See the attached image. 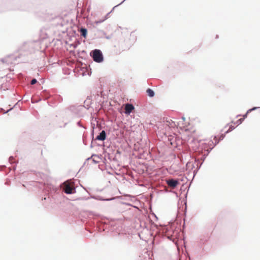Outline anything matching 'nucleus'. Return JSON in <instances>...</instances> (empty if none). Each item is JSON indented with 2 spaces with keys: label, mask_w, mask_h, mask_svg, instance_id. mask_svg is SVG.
<instances>
[{
  "label": "nucleus",
  "mask_w": 260,
  "mask_h": 260,
  "mask_svg": "<svg viewBox=\"0 0 260 260\" xmlns=\"http://www.w3.org/2000/svg\"><path fill=\"white\" fill-rule=\"evenodd\" d=\"M88 216L89 219L87 221L86 228L90 233L98 231L99 232H111L120 234L122 228L119 226L109 224L107 220L95 215L92 211H88Z\"/></svg>",
  "instance_id": "nucleus-1"
},
{
  "label": "nucleus",
  "mask_w": 260,
  "mask_h": 260,
  "mask_svg": "<svg viewBox=\"0 0 260 260\" xmlns=\"http://www.w3.org/2000/svg\"><path fill=\"white\" fill-rule=\"evenodd\" d=\"M190 143L196 145L195 147L197 149V151L198 153V157L195 159L196 169L194 171L193 173H194L195 171L197 172L200 170L206 157L213 149V147H209L208 143L203 142L202 140H198L194 137L190 139Z\"/></svg>",
  "instance_id": "nucleus-2"
},
{
  "label": "nucleus",
  "mask_w": 260,
  "mask_h": 260,
  "mask_svg": "<svg viewBox=\"0 0 260 260\" xmlns=\"http://www.w3.org/2000/svg\"><path fill=\"white\" fill-rule=\"evenodd\" d=\"M85 107L82 105H71L66 108L65 112L67 113L70 112L75 117H81L82 116V111Z\"/></svg>",
  "instance_id": "nucleus-3"
},
{
  "label": "nucleus",
  "mask_w": 260,
  "mask_h": 260,
  "mask_svg": "<svg viewBox=\"0 0 260 260\" xmlns=\"http://www.w3.org/2000/svg\"><path fill=\"white\" fill-rule=\"evenodd\" d=\"M21 57V55H10L2 59L1 61L8 65H15L23 61Z\"/></svg>",
  "instance_id": "nucleus-4"
},
{
  "label": "nucleus",
  "mask_w": 260,
  "mask_h": 260,
  "mask_svg": "<svg viewBox=\"0 0 260 260\" xmlns=\"http://www.w3.org/2000/svg\"><path fill=\"white\" fill-rule=\"evenodd\" d=\"M90 56L94 61L102 63L104 60V56L102 51L99 49H94L90 52Z\"/></svg>",
  "instance_id": "nucleus-5"
},
{
  "label": "nucleus",
  "mask_w": 260,
  "mask_h": 260,
  "mask_svg": "<svg viewBox=\"0 0 260 260\" xmlns=\"http://www.w3.org/2000/svg\"><path fill=\"white\" fill-rule=\"evenodd\" d=\"M145 260H152L150 259L149 255L145 258ZM177 260H192L189 255L188 253L186 251V247H182L181 250L178 247V255Z\"/></svg>",
  "instance_id": "nucleus-6"
},
{
  "label": "nucleus",
  "mask_w": 260,
  "mask_h": 260,
  "mask_svg": "<svg viewBox=\"0 0 260 260\" xmlns=\"http://www.w3.org/2000/svg\"><path fill=\"white\" fill-rule=\"evenodd\" d=\"M166 231L167 233L163 235L164 238L175 243L176 240L178 238V232L173 230H170L169 228H166Z\"/></svg>",
  "instance_id": "nucleus-7"
},
{
  "label": "nucleus",
  "mask_w": 260,
  "mask_h": 260,
  "mask_svg": "<svg viewBox=\"0 0 260 260\" xmlns=\"http://www.w3.org/2000/svg\"><path fill=\"white\" fill-rule=\"evenodd\" d=\"M225 134L221 133L218 135H215L212 136L213 140H211L209 142V147H215L221 141H222L225 137Z\"/></svg>",
  "instance_id": "nucleus-8"
},
{
  "label": "nucleus",
  "mask_w": 260,
  "mask_h": 260,
  "mask_svg": "<svg viewBox=\"0 0 260 260\" xmlns=\"http://www.w3.org/2000/svg\"><path fill=\"white\" fill-rule=\"evenodd\" d=\"M48 31H49L48 29L45 28H41L39 33L38 39L36 40L34 39V43L41 42L48 38Z\"/></svg>",
  "instance_id": "nucleus-9"
},
{
  "label": "nucleus",
  "mask_w": 260,
  "mask_h": 260,
  "mask_svg": "<svg viewBox=\"0 0 260 260\" xmlns=\"http://www.w3.org/2000/svg\"><path fill=\"white\" fill-rule=\"evenodd\" d=\"M89 199H93L95 200H97V201H112L114 199V198H105L101 196H99V195H90V197H88V198H80L79 199V200L80 199H82V200H87Z\"/></svg>",
  "instance_id": "nucleus-10"
},
{
  "label": "nucleus",
  "mask_w": 260,
  "mask_h": 260,
  "mask_svg": "<svg viewBox=\"0 0 260 260\" xmlns=\"http://www.w3.org/2000/svg\"><path fill=\"white\" fill-rule=\"evenodd\" d=\"M63 191L67 194H73L76 192V188L69 184L65 186Z\"/></svg>",
  "instance_id": "nucleus-11"
},
{
  "label": "nucleus",
  "mask_w": 260,
  "mask_h": 260,
  "mask_svg": "<svg viewBox=\"0 0 260 260\" xmlns=\"http://www.w3.org/2000/svg\"><path fill=\"white\" fill-rule=\"evenodd\" d=\"M180 181L176 179H171L166 181L169 186L172 187H176L179 184Z\"/></svg>",
  "instance_id": "nucleus-12"
},
{
  "label": "nucleus",
  "mask_w": 260,
  "mask_h": 260,
  "mask_svg": "<svg viewBox=\"0 0 260 260\" xmlns=\"http://www.w3.org/2000/svg\"><path fill=\"white\" fill-rule=\"evenodd\" d=\"M208 239L209 238L207 237L203 236L200 238L199 241L198 242L199 246L201 248H202L203 250H205L203 246L208 242Z\"/></svg>",
  "instance_id": "nucleus-13"
},
{
  "label": "nucleus",
  "mask_w": 260,
  "mask_h": 260,
  "mask_svg": "<svg viewBox=\"0 0 260 260\" xmlns=\"http://www.w3.org/2000/svg\"><path fill=\"white\" fill-rule=\"evenodd\" d=\"M107 137L106 133L105 130H102L99 134L96 137L95 140L103 141L106 140Z\"/></svg>",
  "instance_id": "nucleus-14"
},
{
  "label": "nucleus",
  "mask_w": 260,
  "mask_h": 260,
  "mask_svg": "<svg viewBox=\"0 0 260 260\" xmlns=\"http://www.w3.org/2000/svg\"><path fill=\"white\" fill-rule=\"evenodd\" d=\"M134 109L135 107L133 105L130 104H127L125 106L124 113L126 115H129Z\"/></svg>",
  "instance_id": "nucleus-15"
},
{
  "label": "nucleus",
  "mask_w": 260,
  "mask_h": 260,
  "mask_svg": "<svg viewBox=\"0 0 260 260\" xmlns=\"http://www.w3.org/2000/svg\"><path fill=\"white\" fill-rule=\"evenodd\" d=\"M34 173V183L35 182H37V180H38L39 178H42L43 176H44V174L40 172H37L35 170L33 171Z\"/></svg>",
  "instance_id": "nucleus-16"
},
{
  "label": "nucleus",
  "mask_w": 260,
  "mask_h": 260,
  "mask_svg": "<svg viewBox=\"0 0 260 260\" xmlns=\"http://www.w3.org/2000/svg\"><path fill=\"white\" fill-rule=\"evenodd\" d=\"M22 186L28 190H31L32 186V181H24Z\"/></svg>",
  "instance_id": "nucleus-17"
},
{
  "label": "nucleus",
  "mask_w": 260,
  "mask_h": 260,
  "mask_svg": "<svg viewBox=\"0 0 260 260\" xmlns=\"http://www.w3.org/2000/svg\"><path fill=\"white\" fill-rule=\"evenodd\" d=\"M146 93L150 98H153L155 96V92L151 88H148L146 90Z\"/></svg>",
  "instance_id": "nucleus-18"
},
{
  "label": "nucleus",
  "mask_w": 260,
  "mask_h": 260,
  "mask_svg": "<svg viewBox=\"0 0 260 260\" xmlns=\"http://www.w3.org/2000/svg\"><path fill=\"white\" fill-rule=\"evenodd\" d=\"M81 35L84 38H86L88 33L87 29L85 27H82L80 29Z\"/></svg>",
  "instance_id": "nucleus-19"
},
{
  "label": "nucleus",
  "mask_w": 260,
  "mask_h": 260,
  "mask_svg": "<svg viewBox=\"0 0 260 260\" xmlns=\"http://www.w3.org/2000/svg\"><path fill=\"white\" fill-rule=\"evenodd\" d=\"M14 159V158L13 156H11L9 157V161L10 163L12 165L11 169L15 170L16 168V164H14L15 163V162L13 161Z\"/></svg>",
  "instance_id": "nucleus-20"
},
{
  "label": "nucleus",
  "mask_w": 260,
  "mask_h": 260,
  "mask_svg": "<svg viewBox=\"0 0 260 260\" xmlns=\"http://www.w3.org/2000/svg\"><path fill=\"white\" fill-rule=\"evenodd\" d=\"M95 124L91 123V129L90 132V136L92 139H94V128H95Z\"/></svg>",
  "instance_id": "nucleus-21"
},
{
  "label": "nucleus",
  "mask_w": 260,
  "mask_h": 260,
  "mask_svg": "<svg viewBox=\"0 0 260 260\" xmlns=\"http://www.w3.org/2000/svg\"><path fill=\"white\" fill-rule=\"evenodd\" d=\"M98 156V154H92V155L91 156V157L87 158L86 159V160H89L91 159V160H92V162H93V164H98V163H99V161H98V160H95L94 159L92 158V157L93 156Z\"/></svg>",
  "instance_id": "nucleus-22"
},
{
  "label": "nucleus",
  "mask_w": 260,
  "mask_h": 260,
  "mask_svg": "<svg viewBox=\"0 0 260 260\" xmlns=\"http://www.w3.org/2000/svg\"><path fill=\"white\" fill-rule=\"evenodd\" d=\"M107 157L110 160L117 161L116 156L115 155L114 156V157H112V156H111L110 154L108 153L107 154Z\"/></svg>",
  "instance_id": "nucleus-23"
},
{
  "label": "nucleus",
  "mask_w": 260,
  "mask_h": 260,
  "mask_svg": "<svg viewBox=\"0 0 260 260\" xmlns=\"http://www.w3.org/2000/svg\"><path fill=\"white\" fill-rule=\"evenodd\" d=\"M96 140L95 139H92V141H91V144H90V147L91 148H93V147H94L95 145H97V143H96Z\"/></svg>",
  "instance_id": "nucleus-24"
},
{
  "label": "nucleus",
  "mask_w": 260,
  "mask_h": 260,
  "mask_svg": "<svg viewBox=\"0 0 260 260\" xmlns=\"http://www.w3.org/2000/svg\"><path fill=\"white\" fill-rule=\"evenodd\" d=\"M243 120H244L243 119L240 118V119H238L236 122H234V121H232V123H234L235 124H237V125H240L243 122Z\"/></svg>",
  "instance_id": "nucleus-25"
},
{
  "label": "nucleus",
  "mask_w": 260,
  "mask_h": 260,
  "mask_svg": "<svg viewBox=\"0 0 260 260\" xmlns=\"http://www.w3.org/2000/svg\"><path fill=\"white\" fill-rule=\"evenodd\" d=\"M38 86V81L36 78H34V95L35 94V88Z\"/></svg>",
  "instance_id": "nucleus-26"
},
{
  "label": "nucleus",
  "mask_w": 260,
  "mask_h": 260,
  "mask_svg": "<svg viewBox=\"0 0 260 260\" xmlns=\"http://www.w3.org/2000/svg\"><path fill=\"white\" fill-rule=\"evenodd\" d=\"M55 98L59 103L62 101V98L60 95H56Z\"/></svg>",
  "instance_id": "nucleus-27"
},
{
  "label": "nucleus",
  "mask_w": 260,
  "mask_h": 260,
  "mask_svg": "<svg viewBox=\"0 0 260 260\" xmlns=\"http://www.w3.org/2000/svg\"><path fill=\"white\" fill-rule=\"evenodd\" d=\"M256 110H257V107H253L251 108L248 109L247 111V113H250L251 112L255 111Z\"/></svg>",
  "instance_id": "nucleus-28"
},
{
  "label": "nucleus",
  "mask_w": 260,
  "mask_h": 260,
  "mask_svg": "<svg viewBox=\"0 0 260 260\" xmlns=\"http://www.w3.org/2000/svg\"><path fill=\"white\" fill-rule=\"evenodd\" d=\"M117 6H117V5H116V6H115V7H114L113 8V9H112V10H111L110 12L108 13H107V14L105 16V17L106 18V19H107L109 18V14H110V13H111V12L113 11V10H114V9L116 7H117Z\"/></svg>",
  "instance_id": "nucleus-29"
},
{
  "label": "nucleus",
  "mask_w": 260,
  "mask_h": 260,
  "mask_svg": "<svg viewBox=\"0 0 260 260\" xmlns=\"http://www.w3.org/2000/svg\"><path fill=\"white\" fill-rule=\"evenodd\" d=\"M1 89L4 90H6V89H9V88L7 86L6 84H2L1 86Z\"/></svg>",
  "instance_id": "nucleus-30"
},
{
  "label": "nucleus",
  "mask_w": 260,
  "mask_h": 260,
  "mask_svg": "<svg viewBox=\"0 0 260 260\" xmlns=\"http://www.w3.org/2000/svg\"><path fill=\"white\" fill-rule=\"evenodd\" d=\"M77 125L80 127H82V128H85V127L83 126V125L81 123V121H78L77 122Z\"/></svg>",
  "instance_id": "nucleus-31"
},
{
  "label": "nucleus",
  "mask_w": 260,
  "mask_h": 260,
  "mask_svg": "<svg viewBox=\"0 0 260 260\" xmlns=\"http://www.w3.org/2000/svg\"><path fill=\"white\" fill-rule=\"evenodd\" d=\"M248 114H249V113H247V111L246 112L242 115V116H243L242 119H243V120L246 119L247 117Z\"/></svg>",
  "instance_id": "nucleus-32"
},
{
  "label": "nucleus",
  "mask_w": 260,
  "mask_h": 260,
  "mask_svg": "<svg viewBox=\"0 0 260 260\" xmlns=\"http://www.w3.org/2000/svg\"><path fill=\"white\" fill-rule=\"evenodd\" d=\"M94 23L96 24V25H98L99 24H101L102 23H103V21H102L101 19H99L98 20H96L94 22Z\"/></svg>",
  "instance_id": "nucleus-33"
},
{
  "label": "nucleus",
  "mask_w": 260,
  "mask_h": 260,
  "mask_svg": "<svg viewBox=\"0 0 260 260\" xmlns=\"http://www.w3.org/2000/svg\"><path fill=\"white\" fill-rule=\"evenodd\" d=\"M236 128V126H233V125H230L229 126V129H231V131H233Z\"/></svg>",
  "instance_id": "nucleus-34"
},
{
  "label": "nucleus",
  "mask_w": 260,
  "mask_h": 260,
  "mask_svg": "<svg viewBox=\"0 0 260 260\" xmlns=\"http://www.w3.org/2000/svg\"><path fill=\"white\" fill-rule=\"evenodd\" d=\"M46 92L47 93V94L45 95L46 98H51L52 94L50 93H48L47 92Z\"/></svg>",
  "instance_id": "nucleus-35"
},
{
  "label": "nucleus",
  "mask_w": 260,
  "mask_h": 260,
  "mask_svg": "<svg viewBox=\"0 0 260 260\" xmlns=\"http://www.w3.org/2000/svg\"><path fill=\"white\" fill-rule=\"evenodd\" d=\"M232 131H231L230 129H228L227 131H226L223 134H225V135L228 133H229L230 132H231Z\"/></svg>",
  "instance_id": "nucleus-36"
},
{
  "label": "nucleus",
  "mask_w": 260,
  "mask_h": 260,
  "mask_svg": "<svg viewBox=\"0 0 260 260\" xmlns=\"http://www.w3.org/2000/svg\"><path fill=\"white\" fill-rule=\"evenodd\" d=\"M41 99H39V100H35L34 98V101H33V103H38L40 101H41Z\"/></svg>",
  "instance_id": "nucleus-37"
},
{
  "label": "nucleus",
  "mask_w": 260,
  "mask_h": 260,
  "mask_svg": "<svg viewBox=\"0 0 260 260\" xmlns=\"http://www.w3.org/2000/svg\"><path fill=\"white\" fill-rule=\"evenodd\" d=\"M37 113V111H36L34 109V113H33V114H34V116H36V114Z\"/></svg>",
  "instance_id": "nucleus-38"
},
{
  "label": "nucleus",
  "mask_w": 260,
  "mask_h": 260,
  "mask_svg": "<svg viewBox=\"0 0 260 260\" xmlns=\"http://www.w3.org/2000/svg\"><path fill=\"white\" fill-rule=\"evenodd\" d=\"M83 143H84V145H87V142L85 141V138L84 137L83 138Z\"/></svg>",
  "instance_id": "nucleus-39"
},
{
  "label": "nucleus",
  "mask_w": 260,
  "mask_h": 260,
  "mask_svg": "<svg viewBox=\"0 0 260 260\" xmlns=\"http://www.w3.org/2000/svg\"><path fill=\"white\" fill-rule=\"evenodd\" d=\"M105 38L108 39V40H109L111 38V35L110 36H106Z\"/></svg>",
  "instance_id": "nucleus-40"
},
{
  "label": "nucleus",
  "mask_w": 260,
  "mask_h": 260,
  "mask_svg": "<svg viewBox=\"0 0 260 260\" xmlns=\"http://www.w3.org/2000/svg\"><path fill=\"white\" fill-rule=\"evenodd\" d=\"M101 20L102 21H103V22H104L106 20H107V19H106V18L105 17V16L102 18V19H101Z\"/></svg>",
  "instance_id": "nucleus-41"
},
{
  "label": "nucleus",
  "mask_w": 260,
  "mask_h": 260,
  "mask_svg": "<svg viewBox=\"0 0 260 260\" xmlns=\"http://www.w3.org/2000/svg\"><path fill=\"white\" fill-rule=\"evenodd\" d=\"M101 20L102 21H103V22H104L106 20H107V19H106V18L105 17V16L102 18V19H101Z\"/></svg>",
  "instance_id": "nucleus-42"
},
{
  "label": "nucleus",
  "mask_w": 260,
  "mask_h": 260,
  "mask_svg": "<svg viewBox=\"0 0 260 260\" xmlns=\"http://www.w3.org/2000/svg\"><path fill=\"white\" fill-rule=\"evenodd\" d=\"M101 20L102 21H103V22H104L106 20H107V19H106V18L105 17V16L102 18V19H101Z\"/></svg>",
  "instance_id": "nucleus-43"
},
{
  "label": "nucleus",
  "mask_w": 260,
  "mask_h": 260,
  "mask_svg": "<svg viewBox=\"0 0 260 260\" xmlns=\"http://www.w3.org/2000/svg\"><path fill=\"white\" fill-rule=\"evenodd\" d=\"M12 109V108H10L9 110H8L7 111L5 112L4 113H8L9 111H11Z\"/></svg>",
  "instance_id": "nucleus-44"
},
{
  "label": "nucleus",
  "mask_w": 260,
  "mask_h": 260,
  "mask_svg": "<svg viewBox=\"0 0 260 260\" xmlns=\"http://www.w3.org/2000/svg\"><path fill=\"white\" fill-rule=\"evenodd\" d=\"M71 46H73V47L74 48H76L77 47V45H73V44H71L70 45Z\"/></svg>",
  "instance_id": "nucleus-45"
},
{
  "label": "nucleus",
  "mask_w": 260,
  "mask_h": 260,
  "mask_svg": "<svg viewBox=\"0 0 260 260\" xmlns=\"http://www.w3.org/2000/svg\"><path fill=\"white\" fill-rule=\"evenodd\" d=\"M29 83H30V85H32V83H33L32 79H31V80H30Z\"/></svg>",
  "instance_id": "nucleus-46"
},
{
  "label": "nucleus",
  "mask_w": 260,
  "mask_h": 260,
  "mask_svg": "<svg viewBox=\"0 0 260 260\" xmlns=\"http://www.w3.org/2000/svg\"><path fill=\"white\" fill-rule=\"evenodd\" d=\"M116 154H120V151H119V150H117V151H116Z\"/></svg>",
  "instance_id": "nucleus-47"
},
{
  "label": "nucleus",
  "mask_w": 260,
  "mask_h": 260,
  "mask_svg": "<svg viewBox=\"0 0 260 260\" xmlns=\"http://www.w3.org/2000/svg\"><path fill=\"white\" fill-rule=\"evenodd\" d=\"M30 101H31V102L32 103V95H31V96L30 98Z\"/></svg>",
  "instance_id": "nucleus-48"
},
{
  "label": "nucleus",
  "mask_w": 260,
  "mask_h": 260,
  "mask_svg": "<svg viewBox=\"0 0 260 260\" xmlns=\"http://www.w3.org/2000/svg\"><path fill=\"white\" fill-rule=\"evenodd\" d=\"M182 119L183 120V121H185V118L184 117H182Z\"/></svg>",
  "instance_id": "nucleus-49"
},
{
  "label": "nucleus",
  "mask_w": 260,
  "mask_h": 260,
  "mask_svg": "<svg viewBox=\"0 0 260 260\" xmlns=\"http://www.w3.org/2000/svg\"><path fill=\"white\" fill-rule=\"evenodd\" d=\"M257 110H258L259 112L260 113V107H257Z\"/></svg>",
  "instance_id": "nucleus-50"
},
{
  "label": "nucleus",
  "mask_w": 260,
  "mask_h": 260,
  "mask_svg": "<svg viewBox=\"0 0 260 260\" xmlns=\"http://www.w3.org/2000/svg\"><path fill=\"white\" fill-rule=\"evenodd\" d=\"M67 124V123H65L63 126V127H64Z\"/></svg>",
  "instance_id": "nucleus-51"
},
{
  "label": "nucleus",
  "mask_w": 260,
  "mask_h": 260,
  "mask_svg": "<svg viewBox=\"0 0 260 260\" xmlns=\"http://www.w3.org/2000/svg\"><path fill=\"white\" fill-rule=\"evenodd\" d=\"M218 37H219L218 35H217L216 36V39L218 38Z\"/></svg>",
  "instance_id": "nucleus-52"
},
{
  "label": "nucleus",
  "mask_w": 260,
  "mask_h": 260,
  "mask_svg": "<svg viewBox=\"0 0 260 260\" xmlns=\"http://www.w3.org/2000/svg\"><path fill=\"white\" fill-rule=\"evenodd\" d=\"M241 114L237 115L236 116V117H239V116H241Z\"/></svg>",
  "instance_id": "nucleus-53"
},
{
  "label": "nucleus",
  "mask_w": 260,
  "mask_h": 260,
  "mask_svg": "<svg viewBox=\"0 0 260 260\" xmlns=\"http://www.w3.org/2000/svg\"><path fill=\"white\" fill-rule=\"evenodd\" d=\"M73 34H74V35H76V31H74V32H73Z\"/></svg>",
  "instance_id": "nucleus-54"
},
{
  "label": "nucleus",
  "mask_w": 260,
  "mask_h": 260,
  "mask_svg": "<svg viewBox=\"0 0 260 260\" xmlns=\"http://www.w3.org/2000/svg\"><path fill=\"white\" fill-rule=\"evenodd\" d=\"M39 88H42V87L40 85H39Z\"/></svg>",
  "instance_id": "nucleus-55"
},
{
  "label": "nucleus",
  "mask_w": 260,
  "mask_h": 260,
  "mask_svg": "<svg viewBox=\"0 0 260 260\" xmlns=\"http://www.w3.org/2000/svg\"><path fill=\"white\" fill-rule=\"evenodd\" d=\"M185 208L186 209L187 208V205H186V203H185Z\"/></svg>",
  "instance_id": "nucleus-56"
},
{
  "label": "nucleus",
  "mask_w": 260,
  "mask_h": 260,
  "mask_svg": "<svg viewBox=\"0 0 260 260\" xmlns=\"http://www.w3.org/2000/svg\"><path fill=\"white\" fill-rule=\"evenodd\" d=\"M102 31V32H103L104 35H105V32L104 31Z\"/></svg>",
  "instance_id": "nucleus-57"
},
{
  "label": "nucleus",
  "mask_w": 260,
  "mask_h": 260,
  "mask_svg": "<svg viewBox=\"0 0 260 260\" xmlns=\"http://www.w3.org/2000/svg\"><path fill=\"white\" fill-rule=\"evenodd\" d=\"M181 181H184V180H183V179H182L181 180Z\"/></svg>",
  "instance_id": "nucleus-58"
}]
</instances>
